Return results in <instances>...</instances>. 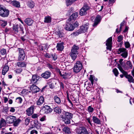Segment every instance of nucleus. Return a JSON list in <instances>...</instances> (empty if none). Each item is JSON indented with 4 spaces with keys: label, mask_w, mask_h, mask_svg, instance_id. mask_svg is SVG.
Returning <instances> with one entry per match:
<instances>
[{
    "label": "nucleus",
    "mask_w": 134,
    "mask_h": 134,
    "mask_svg": "<svg viewBox=\"0 0 134 134\" xmlns=\"http://www.w3.org/2000/svg\"><path fill=\"white\" fill-rule=\"evenodd\" d=\"M82 68V63L80 61H77L75 64L73 68V71L75 73L79 72Z\"/></svg>",
    "instance_id": "obj_1"
},
{
    "label": "nucleus",
    "mask_w": 134,
    "mask_h": 134,
    "mask_svg": "<svg viewBox=\"0 0 134 134\" xmlns=\"http://www.w3.org/2000/svg\"><path fill=\"white\" fill-rule=\"evenodd\" d=\"M9 14V11L4 8L2 5H0V15L2 17H6Z\"/></svg>",
    "instance_id": "obj_2"
},
{
    "label": "nucleus",
    "mask_w": 134,
    "mask_h": 134,
    "mask_svg": "<svg viewBox=\"0 0 134 134\" xmlns=\"http://www.w3.org/2000/svg\"><path fill=\"white\" fill-rule=\"evenodd\" d=\"M89 6L87 5H84L80 10L79 14L81 16L86 15L87 13V11L90 9Z\"/></svg>",
    "instance_id": "obj_3"
},
{
    "label": "nucleus",
    "mask_w": 134,
    "mask_h": 134,
    "mask_svg": "<svg viewBox=\"0 0 134 134\" xmlns=\"http://www.w3.org/2000/svg\"><path fill=\"white\" fill-rule=\"evenodd\" d=\"M18 49L19 51V54L18 60L22 61L24 60L25 55L24 51L23 49L20 48H18Z\"/></svg>",
    "instance_id": "obj_4"
},
{
    "label": "nucleus",
    "mask_w": 134,
    "mask_h": 134,
    "mask_svg": "<svg viewBox=\"0 0 134 134\" xmlns=\"http://www.w3.org/2000/svg\"><path fill=\"white\" fill-rule=\"evenodd\" d=\"M76 132L78 134H88L86 129L84 127H80L77 128Z\"/></svg>",
    "instance_id": "obj_5"
},
{
    "label": "nucleus",
    "mask_w": 134,
    "mask_h": 134,
    "mask_svg": "<svg viewBox=\"0 0 134 134\" xmlns=\"http://www.w3.org/2000/svg\"><path fill=\"white\" fill-rule=\"evenodd\" d=\"M63 114L61 116V118L63 119V117H64L65 118L71 119L72 117V114L71 113L63 111L62 112Z\"/></svg>",
    "instance_id": "obj_6"
},
{
    "label": "nucleus",
    "mask_w": 134,
    "mask_h": 134,
    "mask_svg": "<svg viewBox=\"0 0 134 134\" xmlns=\"http://www.w3.org/2000/svg\"><path fill=\"white\" fill-rule=\"evenodd\" d=\"M42 110L44 111V113L47 114L51 113L53 110L50 106L48 105H45L43 107Z\"/></svg>",
    "instance_id": "obj_7"
},
{
    "label": "nucleus",
    "mask_w": 134,
    "mask_h": 134,
    "mask_svg": "<svg viewBox=\"0 0 134 134\" xmlns=\"http://www.w3.org/2000/svg\"><path fill=\"white\" fill-rule=\"evenodd\" d=\"M5 119L7 123L11 124L14 122L16 120V117L14 116H10L6 117Z\"/></svg>",
    "instance_id": "obj_8"
},
{
    "label": "nucleus",
    "mask_w": 134,
    "mask_h": 134,
    "mask_svg": "<svg viewBox=\"0 0 134 134\" xmlns=\"http://www.w3.org/2000/svg\"><path fill=\"white\" fill-rule=\"evenodd\" d=\"M106 43L107 49L111 51V44L112 43V38L110 37L108 38L106 41Z\"/></svg>",
    "instance_id": "obj_9"
},
{
    "label": "nucleus",
    "mask_w": 134,
    "mask_h": 134,
    "mask_svg": "<svg viewBox=\"0 0 134 134\" xmlns=\"http://www.w3.org/2000/svg\"><path fill=\"white\" fill-rule=\"evenodd\" d=\"M88 24L87 23L81 26L79 29L80 32L81 33L85 32L87 31L88 28Z\"/></svg>",
    "instance_id": "obj_10"
},
{
    "label": "nucleus",
    "mask_w": 134,
    "mask_h": 134,
    "mask_svg": "<svg viewBox=\"0 0 134 134\" xmlns=\"http://www.w3.org/2000/svg\"><path fill=\"white\" fill-rule=\"evenodd\" d=\"M65 28L66 30L69 31H72L74 29V27L71 24L68 23L66 24Z\"/></svg>",
    "instance_id": "obj_11"
},
{
    "label": "nucleus",
    "mask_w": 134,
    "mask_h": 134,
    "mask_svg": "<svg viewBox=\"0 0 134 134\" xmlns=\"http://www.w3.org/2000/svg\"><path fill=\"white\" fill-rule=\"evenodd\" d=\"M30 90L33 92L34 93H36L39 92L40 89L36 85L34 84L31 85L30 87Z\"/></svg>",
    "instance_id": "obj_12"
},
{
    "label": "nucleus",
    "mask_w": 134,
    "mask_h": 134,
    "mask_svg": "<svg viewBox=\"0 0 134 134\" xmlns=\"http://www.w3.org/2000/svg\"><path fill=\"white\" fill-rule=\"evenodd\" d=\"M34 107L31 106L27 109L26 110V114L28 116H31L33 113Z\"/></svg>",
    "instance_id": "obj_13"
},
{
    "label": "nucleus",
    "mask_w": 134,
    "mask_h": 134,
    "mask_svg": "<svg viewBox=\"0 0 134 134\" xmlns=\"http://www.w3.org/2000/svg\"><path fill=\"white\" fill-rule=\"evenodd\" d=\"M101 19V16L100 15H97L95 20L94 23L93 25V26H97L98 23L100 21Z\"/></svg>",
    "instance_id": "obj_14"
},
{
    "label": "nucleus",
    "mask_w": 134,
    "mask_h": 134,
    "mask_svg": "<svg viewBox=\"0 0 134 134\" xmlns=\"http://www.w3.org/2000/svg\"><path fill=\"white\" fill-rule=\"evenodd\" d=\"M51 74V72L49 71H46L41 74V76L45 79H47L50 77Z\"/></svg>",
    "instance_id": "obj_15"
},
{
    "label": "nucleus",
    "mask_w": 134,
    "mask_h": 134,
    "mask_svg": "<svg viewBox=\"0 0 134 134\" xmlns=\"http://www.w3.org/2000/svg\"><path fill=\"white\" fill-rule=\"evenodd\" d=\"M40 78V77L37 75H34L32 76L31 82L32 83H35Z\"/></svg>",
    "instance_id": "obj_16"
},
{
    "label": "nucleus",
    "mask_w": 134,
    "mask_h": 134,
    "mask_svg": "<svg viewBox=\"0 0 134 134\" xmlns=\"http://www.w3.org/2000/svg\"><path fill=\"white\" fill-rule=\"evenodd\" d=\"M44 102L43 97L41 96L40 97L38 100L37 101V105H42Z\"/></svg>",
    "instance_id": "obj_17"
},
{
    "label": "nucleus",
    "mask_w": 134,
    "mask_h": 134,
    "mask_svg": "<svg viewBox=\"0 0 134 134\" xmlns=\"http://www.w3.org/2000/svg\"><path fill=\"white\" fill-rule=\"evenodd\" d=\"M25 22L28 25H31L33 22V21L30 18H27L25 20Z\"/></svg>",
    "instance_id": "obj_18"
},
{
    "label": "nucleus",
    "mask_w": 134,
    "mask_h": 134,
    "mask_svg": "<svg viewBox=\"0 0 134 134\" xmlns=\"http://www.w3.org/2000/svg\"><path fill=\"white\" fill-rule=\"evenodd\" d=\"M78 14L77 12H76L72 14L70 16L69 19L71 20H75L78 16Z\"/></svg>",
    "instance_id": "obj_19"
},
{
    "label": "nucleus",
    "mask_w": 134,
    "mask_h": 134,
    "mask_svg": "<svg viewBox=\"0 0 134 134\" xmlns=\"http://www.w3.org/2000/svg\"><path fill=\"white\" fill-rule=\"evenodd\" d=\"M6 121L3 119L1 118L0 123V128H1L2 127H4L6 125Z\"/></svg>",
    "instance_id": "obj_20"
},
{
    "label": "nucleus",
    "mask_w": 134,
    "mask_h": 134,
    "mask_svg": "<svg viewBox=\"0 0 134 134\" xmlns=\"http://www.w3.org/2000/svg\"><path fill=\"white\" fill-rule=\"evenodd\" d=\"M79 49V47L78 46H76L75 44L72 47V48L71 49V51L73 52H75L76 53H78V52L77 51Z\"/></svg>",
    "instance_id": "obj_21"
},
{
    "label": "nucleus",
    "mask_w": 134,
    "mask_h": 134,
    "mask_svg": "<svg viewBox=\"0 0 134 134\" xmlns=\"http://www.w3.org/2000/svg\"><path fill=\"white\" fill-rule=\"evenodd\" d=\"M78 54V53H76L71 51V53L70 54V55L72 59L74 60L76 59L77 56V55Z\"/></svg>",
    "instance_id": "obj_22"
},
{
    "label": "nucleus",
    "mask_w": 134,
    "mask_h": 134,
    "mask_svg": "<svg viewBox=\"0 0 134 134\" xmlns=\"http://www.w3.org/2000/svg\"><path fill=\"white\" fill-rule=\"evenodd\" d=\"M57 49L59 51H62L64 49V47L63 44L62 43H58L57 44L56 46Z\"/></svg>",
    "instance_id": "obj_23"
},
{
    "label": "nucleus",
    "mask_w": 134,
    "mask_h": 134,
    "mask_svg": "<svg viewBox=\"0 0 134 134\" xmlns=\"http://www.w3.org/2000/svg\"><path fill=\"white\" fill-rule=\"evenodd\" d=\"M9 67L7 65L5 66L3 68L2 70V74L3 75H5L6 73L8 71Z\"/></svg>",
    "instance_id": "obj_24"
},
{
    "label": "nucleus",
    "mask_w": 134,
    "mask_h": 134,
    "mask_svg": "<svg viewBox=\"0 0 134 134\" xmlns=\"http://www.w3.org/2000/svg\"><path fill=\"white\" fill-rule=\"evenodd\" d=\"M17 65L20 67H26V64L24 62H18L17 63Z\"/></svg>",
    "instance_id": "obj_25"
},
{
    "label": "nucleus",
    "mask_w": 134,
    "mask_h": 134,
    "mask_svg": "<svg viewBox=\"0 0 134 134\" xmlns=\"http://www.w3.org/2000/svg\"><path fill=\"white\" fill-rule=\"evenodd\" d=\"M126 78L128 79V81L130 83L131 82L133 83L134 82V79L133 77L131 75H127L126 76Z\"/></svg>",
    "instance_id": "obj_26"
},
{
    "label": "nucleus",
    "mask_w": 134,
    "mask_h": 134,
    "mask_svg": "<svg viewBox=\"0 0 134 134\" xmlns=\"http://www.w3.org/2000/svg\"><path fill=\"white\" fill-rule=\"evenodd\" d=\"M12 3L13 6L16 7H20V3L16 1H14L12 2Z\"/></svg>",
    "instance_id": "obj_27"
},
{
    "label": "nucleus",
    "mask_w": 134,
    "mask_h": 134,
    "mask_svg": "<svg viewBox=\"0 0 134 134\" xmlns=\"http://www.w3.org/2000/svg\"><path fill=\"white\" fill-rule=\"evenodd\" d=\"M93 120L95 123L98 124H100V120L95 116L93 117Z\"/></svg>",
    "instance_id": "obj_28"
},
{
    "label": "nucleus",
    "mask_w": 134,
    "mask_h": 134,
    "mask_svg": "<svg viewBox=\"0 0 134 134\" xmlns=\"http://www.w3.org/2000/svg\"><path fill=\"white\" fill-rule=\"evenodd\" d=\"M55 102L58 104H59L61 103V101L59 98L57 96H55L54 97Z\"/></svg>",
    "instance_id": "obj_29"
},
{
    "label": "nucleus",
    "mask_w": 134,
    "mask_h": 134,
    "mask_svg": "<svg viewBox=\"0 0 134 134\" xmlns=\"http://www.w3.org/2000/svg\"><path fill=\"white\" fill-rule=\"evenodd\" d=\"M63 121H64L65 123L66 124H68L70 123V119H69L67 118H65L64 117H63L62 119Z\"/></svg>",
    "instance_id": "obj_30"
},
{
    "label": "nucleus",
    "mask_w": 134,
    "mask_h": 134,
    "mask_svg": "<svg viewBox=\"0 0 134 134\" xmlns=\"http://www.w3.org/2000/svg\"><path fill=\"white\" fill-rule=\"evenodd\" d=\"M77 0H66V5L68 6L71 5Z\"/></svg>",
    "instance_id": "obj_31"
},
{
    "label": "nucleus",
    "mask_w": 134,
    "mask_h": 134,
    "mask_svg": "<svg viewBox=\"0 0 134 134\" xmlns=\"http://www.w3.org/2000/svg\"><path fill=\"white\" fill-rule=\"evenodd\" d=\"M51 21V17L49 16H46L45 18L44 22L46 23H50Z\"/></svg>",
    "instance_id": "obj_32"
},
{
    "label": "nucleus",
    "mask_w": 134,
    "mask_h": 134,
    "mask_svg": "<svg viewBox=\"0 0 134 134\" xmlns=\"http://www.w3.org/2000/svg\"><path fill=\"white\" fill-rule=\"evenodd\" d=\"M63 130L65 132L68 134L70 133H71L70 129L67 127H65L63 129Z\"/></svg>",
    "instance_id": "obj_33"
},
{
    "label": "nucleus",
    "mask_w": 134,
    "mask_h": 134,
    "mask_svg": "<svg viewBox=\"0 0 134 134\" xmlns=\"http://www.w3.org/2000/svg\"><path fill=\"white\" fill-rule=\"evenodd\" d=\"M13 29L15 32L18 33V32L19 26L18 24H17L16 25H14L13 26Z\"/></svg>",
    "instance_id": "obj_34"
},
{
    "label": "nucleus",
    "mask_w": 134,
    "mask_h": 134,
    "mask_svg": "<svg viewBox=\"0 0 134 134\" xmlns=\"http://www.w3.org/2000/svg\"><path fill=\"white\" fill-rule=\"evenodd\" d=\"M54 110L55 112L59 114L61 113L62 112L61 109L58 107H55L54 108Z\"/></svg>",
    "instance_id": "obj_35"
},
{
    "label": "nucleus",
    "mask_w": 134,
    "mask_h": 134,
    "mask_svg": "<svg viewBox=\"0 0 134 134\" xmlns=\"http://www.w3.org/2000/svg\"><path fill=\"white\" fill-rule=\"evenodd\" d=\"M21 121L20 119H18L15 120L13 123V125L15 126H18L19 123Z\"/></svg>",
    "instance_id": "obj_36"
},
{
    "label": "nucleus",
    "mask_w": 134,
    "mask_h": 134,
    "mask_svg": "<svg viewBox=\"0 0 134 134\" xmlns=\"http://www.w3.org/2000/svg\"><path fill=\"white\" fill-rule=\"evenodd\" d=\"M126 49L125 48H121L119 49L118 52V53L119 54H120L122 52L124 53L125 52H126Z\"/></svg>",
    "instance_id": "obj_37"
},
{
    "label": "nucleus",
    "mask_w": 134,
    "mask_h": 134,
    "mask_svg": "<svg viewBox=\"0 0 134 134\" xmlns=\"http://www.w3.org/2000/svg\"><path fill=\"white\" fill-rule=\"evenodd\" d=\"M28 5L30 8H33L35 6L34 3L33 1H30L29 2Z\"/></svg>",
    "instance_id": "obj_38"
},
{
    "label": "nucleus",
    "mask_w": 134,
    "mask_h": 134,
    "mask_svg": "<svg viewBox=\"0 0 134 134\" xmlns=\"http://www.w3.org/2000/svg\"><path fill=\"white\" fill-rule=\"evenodd\" d=\"M113 71L114 74L115 76H117L119 74V72L117 69L115 68L113 70Z\"/></svg>",
    "instance_id": "obj_39"
},
{
    "label": "nucleus",
    "mask_w": 134,
    "mask_h": 134,
    "mask_svg": "<svg viewBox=\"0 0 134 134\" xmlns=\"http://www.w3.org/2000/svg\"><path fill=\"white\" fill-rule=\"evenodd\" d=\"M57 35L59 36V37H63V34L60 31H58L56 32Z\"/></svg>",
    "instance_id": "obj_40"
},
{
    "label": "nucleus",
    "mask_w": 134,
    "mask_h": 134,
    "mask_svg": "<svg viewBox=\"0 0 134 134\" xmlns=\"http://www.w3.org/2000/svg\"><path fill=\"white\" fill-rule=\"evenodd\" d=\"M127 55L128 53L127 51L125 52L124 53H123L121 54V55L125 58H126L127 57Z\"/></svg>",
    "instance_id": "obj_41"
},
{
    "label": "nucleus",
    "mask_w": 134,
    "mask_h": 134,
    "mask_svg": "<svg viewBox=\"0 0 134 134\" xmlns=\"http://www.w3.org/2000/svg\"><path fill=\"white\" fill-rule=\"evenodd\" d=\"M35 125L33 127H32V128H34L37 130L38 129H40L41 125L40 124H38Z\"/></svg>",
    "instance_id": "obj_42"
},
{
    "label": "nucleus",
    "mask_w": 134,
    "mask_h": 134,
    "mask_svg": "<svg viewBox=\"0 0 134 134\" xmlns=\"http://www.w3.org/2000/svg\"><path fill=\"white\" fill-rule=\"evenodd\" d=\"M80 32V30H79L75 32H74L73 33V34L74 36H76L78 35L79 34L81 33Z\"/></svg>",
    "instance_id": "obj_43"
},
{
    "label": "nucleus",
    "mask_w": 134,
    "mask_h": 134,
    "mask_svg": "<svg viewBox=\"0 0 134 134\" xmlns=\"http://www.w3.org/2000/svg\"><path fill=\"white\" fill-rule=\"evenodd\" d=\"M61 76H62L64 79H67L68 77V74L66 73H65L62 75Z\"/></svg>",
    "instance_id": "obj_44"
},
{
    "label": "nucleus",
    "mask_w": 134,
    "mask_h": 134,
    "mask_svg": "<svg viewBox=\"0 0 134 134\" xmlns=\"http://www.w3.org/2000/svg\"><path fill=\"white\" fill-rule=\"evenodd\" d=\"M16 100L17 102H18V103H21V102L22 101V99L21 97H19L17 98L16 99Z\"/></svg>",
    "instance_id": "obj_45"
},
{
    "label": "nucleus",
    "mask_w": 134,
    "mask_h": 134,
    "mask_svg": "<svg viewBox=\"0 0 134 134\" xmlns=\"http://www.w3.org/2000/svg\"><path fill=\"white\" fill-rule=\"evenodd\" d=\"M88 110L89 112L92 113L94 109L91 106H89L88 108Z\"/></svg>",
    "instance_id": "obj_46"
},
{
    "label": "nucleus",
    "mask_w": 134,
    "mask_h": 134,
    "mask_svg": "<svg viewBox=\"0 0 134 134\" xmlns=\"http://www.w3.org/2000/svg\"><path fill=\"white\" fill-rule=\"evenodd\" d=\"M129 66L130 68L131 69L132 68V64L131 62L130 61H128L126 63Z\"/></svg>",
    "instance_id": "obj_47"
},
{
    "label": "nucleus",
    "mask_w": 134,
    "mask_h": 134,
    "mask_svg": "<svg viewBox=\"0 0 134 134\" xmlns=\"http://www.w3.org/2000/svg\"><path fill=\"white\" fill-rule=\"evenodd\" d=\"M123 37L121 35H120L118 37L117 41L119 42H120L122 40Z\"/></svg>",
    "instance_id": "obj_48"
},
{
    "label": "nucleus",
    "mask_w": 134,
    "mask_h": 134,
    "mask_svg": "<svg viewBox=\"0 0 134 134\" xmlns=\"http://www.w3.org/2000/svg\"><path fill=\"white\" fill-rule=\"evenodd\" d=\"M1 53L3 55L5 54L6 53V50L4 49H2L1 51Z\"/></svg>",
    "instance_id": "obj_49"
},
{
    "label": "nucleus",
    "mask_w": 134,
    "mask_h": 134,
    "mask_svg": "<svg viewBox=\"0 0 134 134\" xmlns=\"http://www.w3.org/2000/svg\"><path fill=\"white\" fill-rule=\"evenodd\" d=\"M125 47L126 48H129L130 46V44L128 42H126L125 43Z\"/></svg>",
    "instance_id": "obj_50"
},
{
    "label": "nucleus",
    "mask_w": 134,
    "mask_h": 134,
    "mask_svg": "<svg viewBox=\"0 0 134 134\" xmlns=\"http://www.w3.org/2000/svg\"><path fill=\"white\" fill-rule=\"evenodd\" d=\"M22 71V69L21 68H19L16 69V72L17 73H20Z\"/></svg>",
    "instance_id": "obj_51"
},
{
    "label": "nucleus",
    "mask_w": 134,
    "mask_h": 134,
    "mask_svg": "<svg viewBox=\"0 0 134 134\" xmlns=\"http://www.w3.org/2000/svg\"><path fill=\"white\" fill-rule=\"evenodd\" d=\"M123 74V75L125 76L126 77V76H127V75H130L127 74V72L125 71L124 70L122 71L121 72Z\"/></svg>",
    "instance_id": "obj_52"
},
{
    "label": "nucleus",
    "mask_w": 134,
    "mask_h": 134,
    "mask_svg": "<svg viewBox=\"0 0 134 134\" xmlns=\"http://www.w3.org/2000/svg\"><path fill=\"white\" fill-rule=\"evenodd\" d=\"M118 69L121 71V72L122 71L124 70L123 69L121 66L120 64H118Z\"/></svg>",
    "instance_id": "obj_53"
},
{
    "label": "nucleus",
    "mask_w": 134,
    "mask_h": 134,
    "mask_svg": "<svg viewBox=\"0 0 134 134\" xmlns=\"http://www.w3.org/2000/svg\"><path fill=\"white\" fill-rule=\"evenodd\" d=\"M89 80H90L91 82V83L92 84H93V77L92 75H90V77L89 79Z\"/></svg>",
    "instance_id": "obj_54"
},
{
    "label": "nucleus",
    "mask_w": 134,
    "mask_h": 134,
    "mask_svg": "<svg viewBox=\"0 0 134 134\" xmlns=\"http://www.w3.org/2000/svg\"><path fill=\"white\" fill-rule=\"evenodd\" d=\"M30 133L31 134H37V132L35 130H33L31 131Z\"/></svg>",
    "instance_id": "obj_55"
},
{
    "label": "nucleus",
    "mask_w": 134,
    "mask_h": 134,
    "mask_svg": "<svg viewBox=\"0 0 134 134\" xmlns=\"http://www.w3.org/2000/svg\"><path fill=\"white\" fill-rule=\"evenodd\" d=\"M73 26L75 27H77L79 25L77 21H76L75 23L73 24Z\"/></svg>",
    "instance_id": "obj_56"
},
{
    "label": "nucleus",
    "mask_w": 134,
    "mask_h": 134,
    "mask_svg": "<svg viewBox=\"0 0 134 134\" xmlns=\"http://www.w3.org/2000/svg\"><path fill=\"white\" fill-rule=\"evenodd\" d=\"M30 120L29 119H26L25 120V124L27 125L29 122Z\"/></svg>",
    "instance_id": "obj_57"
},
{
    "label": "nucleus",
    "mask_w": 134,
    "mask_h": 134,
    "mask_svg": "<svg viewBox=\"0 0 134 134\" xmlns=\"http://www.w3.org/2000/svg\"><path fill=\"white\" fill-rule=\"evenodd\" d=\"M19 27L20 28V31L22 32L23 34H24V32L23 30V28L22 26L21 25H20L19 26Z\"/></svg>",
    "instance_id": "obj_58"
},
{
    "label": "nucleus",
    "mask_w": 134,
    "mask_h": 134,
    "mask_svg": "<svg viewBox=\"0 0 134 134\" xmlns=\"http://www.w3.org/2000/svg\"><path fill=\"white\" fill-rule=\"evenodd\" d=\"M38 115L36 114H33L32 116V117L33 118H36L37 117Z\"/></svg>",
    "instance_id": "obj_59"
},
{
    "label": "nucleus",
    "mask_w": 134,
    "mask_h": 134,
    "mask_svg": "<svg viewBox=\"0 0 134 134\" xmlns=\"http://www.w3.org/2000/svg\"><path fill=\"white\" fill-rule=\"evenodd\" d=\"M48 66L49 68L50 69H53L54 67L51 64H48Z\"/></svg>",
    "instance_id": "obj_60"
},
{
    "label": "nucleus",
    "mask_w": 134,
    "mask_h": 134,
    "mask_svg": "<svg viewBox=\"0 0 134 134\" xmlns=\"http://www.w3.org/2000/svg\"><path fill=\"white\" fill-rule=\"evenodd\" d=\"M51 56L53 58L54 60H55L57 58V57L56 56L54 55H52Z\"/></svg>",
    "instance_id": "obj_61"
},
{
    "label": "nucleus",
    "mask_w": 134,
    "mask_h": 134,
    "mask_svg": "<svg viewBox=\"0 0 134 134\" xmlns=\"http://www.w3.org/2000/svg\"><path fill=\"white\" fill-rule=\"evenodd\" d=\"M49 86L50 88H53L54 87V84L53 83H51V84L49 85Z\"/></svg>",
    "instance_id": "obj_62"
},
{
    "label": "nucleus",
    "mask_w": 134,
    "mask_h": 134,
    "mask_svg": "<svg viewBox=\"0 0 134 134\" xmlns=\"http://www.w3.org/2000/svg\"><path fill=\"white\" fill-rule=\"evenodd\" d=\"M7 22H4L2 24V26L4 27L5 26H6L7 24Z\"/></svg>",
    "instance_id": "obj_63"
},
{
    "label": "nucleus",
    "mask_w": 134,
    "mask_h": 134,
    "mask_svg": "<svg viewBox=\"0 0 134 134\" xmlns=\"http://www.w3.org/2000/svg\"><path fill=\"white\" fill-rule=\"evenodd\" d=\"M60 87L61 88H62L63 89L64 88V85L62 82H61L60 83Z\"/></svg>",
    "instance_id": "obj_64"
}]
</instances>
